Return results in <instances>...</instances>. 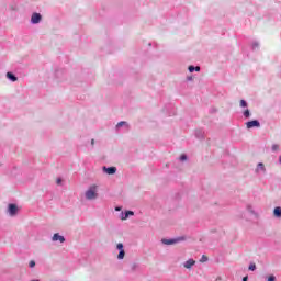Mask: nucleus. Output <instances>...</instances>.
I'll return each instance as SVG.
<instances>
[{
  "instance_id": "nucleus-3",
  "label": "nucleus",
  "mask_w": 281,
  "mask_h": 281,
  "mask_svg": "<svg viewBox=\"0 0 281 281\" xmlns=\"http://www.w3.org/2000/svg\"><path fill=\"white\" fill-rule=\"evenodd\" d=\"M183 240H186V237H176V238H162L161 239V243L162 245H167V246H170V245H178V243H183Z\"/></svg>"
},
{
  "instance_id": "nucleus-27",
  "label": "nucleus",
  "mask_w": 281,
  "mask_h": 281,
  "mask_svg": "<svg viewBox=\"0 0 281 281\" xmlns=\"http://www.w3.org/2000/svg\"><path fill=\"white\" fill-rule=\"evenodd\" d=\"M115 212H122V206H115Z\"/></svg>"
},
{
  "instance_id": "nucleus-17",
  "label": "nucleus",
  "mask_w": 281,
  "mask_h": 281,
  "mask_svg": "<svg viewBox=\"0 0 281 281\" xmlns=\"http://www.w3.org/2000/svg\"><path fill=\"white\" fill-rule=\"evenodd\" d=\"M122 126H128V123H126L125 121H121L116 124V130L120 131V128H122Z\"/></svg>"
},
{
  "instance_id": "nucleus-10",
  "label": "nucleus",
  "mask_w": 281,
  "mask_h": 281,
  "mask_svg": "<svg viewBox=\"0 0 281 281\" xmlns=\"http://www.w3.org/2000/svg\"><path fill=\"white\" fill-rule=\"evenodd\" d=\"M246 128H260V122L257 120L249 121L246 123Z\"/></svg>"
},
{
  "instance_id": "nucleus-2",
  "label": "nucleus",
  "mask_w": 281,
  "mask_h": 281,
  "mask_svg": "<svg viewBox=\"0 0 281 281\" xmlns=\"http://www.w3.org/2000/svg\"><path fill=\"white\" fill-rule=\"evenodd\" d=\"M239 106L240 109H245L243 111V116L245 117V120H249V117H251V112L249 111V109H247V106H249V103H247V101L241 99L239 101Z\"/></svg>"
},
{
  "instance_id": "nucleus-23",
  "label": "nucleus",
  "mask_w": 281,
  "mask_h": 281,
  "mask_svg": "<svg viewBox=\"0 0 281 281\" xmlns=\"http://www.w3.org/2000/svg\"><path fill=\"white\" fill-rule=\"evenodd\" d=\"M248 212H250V214H256V212L254 211V207H251V205L247 206Z\"/></svg>"
},
{
  "instance_id": "nucleus-33",
  "label": "nucleus",
  "mask_w": 281,
  "mask_h": 281,
  "mask_svg": "<svg viewBox=\"0 0 281 281\" xmlns=\"http://www.w3.org/2000/svg\"><path fill=\"white\" fill-rule=\"evenodd\" d=\"M1 166H2V165H1V162H0V168H1Z\"/></svg>"
},
{
  "instance_id": "nucleus-11",
  "label": "nucleus",
  "mask_w": 281,
  "mask_h": 281,
  "mask_svg": "<svg viewBox=\"0 0 281 281\" xmlns=\"http://www.w3.org/2000/svg\"><path fill=\"white\" fill-rule=\"evenodd\" d=\"M102 171L105 172V175H115V172H117V168H115V167H103Z\"/></svg>"
},
{
  "instance_id": "nucleus-21",
  "label": "nucleus",
  "mask_w": 281,
  "mask_h": 281,
  "mask_svg": "<svg viewBox=\"0 0 281 281\" xmlns=\"http://www.w3.org/2000/svg\"><path fill=\"white\" fill-rule=\"evenodd\" d=\"M29 267H30L31 269H34V267H36V261L31 260V261L29 262Z\"/></svg>"
},
{
  "instance_id": "nucleus-24",
  "label": "nucleus",
  "mask_w": 281,
  "mask_h": 281,
  "mask_svg": "<svg viewBox=\"0 0 281 281\" xmlns=\"http://www.w3.org/2000/svg\"><path fill=\"white\" fill-rule=\"evenodd\" d=\"M200 262H207V256L203 255Z\"/></svg>"
},
{
  "instance_id": "nucleus-26",
  "label": "nucleus",
  "mask_w": 281,
  "mask_h": 281,
  "mask_svg": "<svg viewBox=\"0 0 281 281\" xmlns=\"http://www.w3.org/2000/svg\"><path fill=\"white\" fill-rule=\"evenodd\" d=\"M56 183H57V186H61V184H63V179L58 178V179L56 180Z\"/></svg>"
},
{
  "instance_id": "nucleus-4",
  "label": "nucleus",
  "mask_w": 281,
  "mask_h": 281,
  "mask_svg": "<svg viewBox=\"0 0 281 281\" xmlns=\"http://www.w3.org/2000/svg\"><path fill=\"white\" fill-rule=\"evenodd\" d=\"M116 250L119 251L116 260H124V258H126V250H124V244H116Z\"/></svg>"
},
{
  "instance_id": "nucleus-16",
  "label": "nucleus",
  "mask_w": 281,
  "mask_h": 281,
  "mask_svg": "<svg viewBox=\"0 0 281 281\" xmlns=\"http://www.w3.org/2000/svg\"><path fill=\"white\" fill-rule=\"evenodd\" d=\"M188 69L190 71V74H193V71H201V67H199V66H195V67L189 66Z\"/></svg>"
},
{
  "instance_id": "nucleus-29",
  "label": "nucleus",
  "mask_w": 281,
  "mask_h": 281,
  "mask_svg": "<svg viewBox=\"0 0 281 281\" xmlns=\"http://www.w3.org/2000/svg\"><path fill=\"white\" fill-rule=\"evenodd\" d=\"M249 280V277H244L243 278V281H248Z\"/></svg>"
},
{
  "instance_id": "nucleus-6",
  "label": "nucleus",
  "mask_w": 281,
  "mask_h": 281,
  "mask_svg": "<svg viewBox=\"0 0 281 281\" xmlns=\"http://www.w3.org/2000/svg\"><path fill=\"white\" fill-rule=\"evenodd\" d=\"M41 21H43V15H41V13L34 12L31 15V24L32 25H38V23H41Z\"/></svg>"
},
{
  "instance_id": "nucleus-8",
  "label": "nucleus",
  "mask_w": 281,
  "mask_h": 281,
  "mask_svg": "<svg viewBox=\"0 0 281 281\" xmlns=\"http://www.w3.org/2000/svg\"><path fill=\"white\" fill-rule=\"evenodd\" d=\"M130 216H135V212L133 211H122L119 215L121 221H127Z\"/></svg>"
},
{
  "instance_id": "nucleus-28",
  "label": "nucleus",
  "mask_w": 281,
  "mask_h": 281,
  "mask_svg": "<svg viewBox=\"0 0 281 281\" xmlns=\"http://www.w3.org/2000/svg\"><path fill=\"white\" fill-rule=\"evenodd\" d=\"M187 80H188V82H192V80H194V78H192V76H189V77H187Z\"/></svg>"
},
{
  "instance_id": "nucleus-12",
  "label": "nucleus",
  "mask_w": 281,
  "mask_h": 281,
  "mask_svg": "<svg viewBox=\"0 0 281 281\" xmlns=\"http://www.w3.org/2000/svg\"><path fill=\"white\" fill-rule=\"evenodd\" d=\"M196 265V261L194 259H189L183 263L184 269H192Z\"/></svg>"
},
{
  "instance_id": "nucleus-31",
  "label": "nucleus",
  "mask_w": 281,
  "mask_h": 281,
  "mask_svg": "<svg viewBox=\"0 0 281 281\" xmlns=\"http://www.w3.org/2000/svg\"><path fill=\"white\" fill-rule=\"evenodd\" d=\"M31 281H41V280H38V279H35V280H31Z\"/></svg>"
},
{
  "instance_id": "nucleus-25",
  "label": "nucleus",
  "mask_w": 281,
  "mask_h": 281,
  "mask_svg": "<svg viewBox=\"0 0 281 281\" xmlns=\"http://www.w3.org/2000/svg\"><path fill=\"white\" fill-rule=\"evenodd\" d=\"M267 281H276V276L273 274L269 276Z\"/></svg>"
},
{
  "instance_id": "nucleus-20",
  "label": "nucleus",
  "mask_w": 281,
  "mask_h": 281,
  "mask_svg": "<svg viewBox=\"0 0 281 281\" xmlns=\"http://www.w3.org/2000/svg\"><path fill=\"white\" fill-rule=\"evenodd\" d=\"M180 161H188V156L186 154H182L180 157H179Z\"/></svg>"
},
{
  "instance_id": "nucleus-13",
  "label": "nucleus",
  "mask_w": 281,
  "mask_h": 281,
  "mask_svg": "<svg viewBox=\"0 0 281 281\" xmlns=\"http://www.w3.org/2000/svg\"><path fill=\"white\" fill-rule=\"evenodd\" d=\"M7 78L8 80H10L11 82H16V80H19V78L16 77V75L12 74V72H7Z\"/></svg>"
},
{
  "instance_id": "nucleus-32",
  "label": "nucleus",
  "mask_w": 281,
  "mask_h": 281,
  "mask_svg": "<svg viewBox=\"0 0 281 281\" xmlns=\"http://www.w3.org/2000/svg\"><path fill=\"white\" fill-rule=\"evenodd\" d=\"M280 164H281V156H280Z\"/></svg>"
},
{
  "instance_id": "nucleus-15",
  "label": "nucleus",
  "mask_w": 281,
  "mask_h": 281,
  "mask_svg": "<svg viewBox=\"0 0 281 281\" xmlns=\"http://www.w3.org/2000/svg\"><path fill=\"white\" fill-rule=\"evenodd\" d=\"M130 269L133 273H135V271H139V263L137 262L131 263Z\"/></svg>"
},
{
  "instance_id": "nucleus-1",
  "label": "nucleus",
  "mask_w": 281,
  "mask_h": 281,
  "mask_svg": "<svg viewBox=\"0 0 281 281\" xmlns=\"http://www.w3.org/2000/svg\"><path fill=\"white\" fill-rule=\"evenodd\" d=\"M100 198V186L90 184L85 191L86 201H98Z\"/></svg>"
},
{
  "instance_id": "nucleus-7",
  "label": "nucleus",
  "mask_w": 281,
  "mask_h": 281,
  "mask_svg": "<svg viewBox=\"0 0 281 281\" xmlns=\"http://www.w3.org/2000/svg\"><path fill=\"white\" fill-rule=\"evenodd\" d=\"M65 240V236L60 235L59 233H55L52 236V243H59V245H63Z\"/></svg>"
},
{
  "instance_id": "nucleus-9",
  "label": "nucleus",
  "mask_w": 281,
  "mask_h": 281,
  "mask_svg": "<svg viewBox=\"0 0 281 281\" xmlns=\"http://www.w3.org/2000/svg\"><path fill=\"white\" fill-rule=\"evenodd\" d=\"M256 175H265L267 172V168L265 167V164L259 162L255 169Z\"/></svg>"
},
{
  "instance_id": "nucleus-30",
  "label": "nucleus",
  "mask_w": 281,
  "mask_h": 281,
  "mask_svg": "<svg viewBox=\"0 0 281 281\" xmlns=\"http://www.w3.org/2000/svg\"><path fill=\"white\" fill-rule=\"evenodd\" d=\"M93 144H95V139H92V140H91V145H92V146H93Z\"/></svg>"
},
{
  "instance_id": "nucleus-18",
  "label": "nucleus",
  "mask_w": 281,
  "mask_h": 281,
  "mask_svg": "<svg viewBox=\"0 0 281 281\" xmlns=\"http://www.w3.org/2000/svg\"><path fill=\"white\" fill-rule=\"evenodd\" d=\"M272 153H279L280 151V145L273 144L271 147Z\"/></svg>"
},
{
  "instance_id": "nucleus-22",
  "label": "nucleus",
  "mask_w": 281,
  "mask_h": 281,
  "mask_svg": "<svg viewBox=\"0 0 281 281\" xmlns=\"http://www.w3.org/2000/svg\"><path fill=\"white\" fill-rule=\"evenodd\" d=\"M248 269L249 271H256V263H250Z\"/></svg>"
},
{
  "instance_id": "nucleus-19",
  "label": "nucleus",
  "mask_w": 281,
  "mask_h": 281,
  "mask_svg": "<svg viewBox=\"0 0 281 281\" xmlns=\"http://www.w3.org/2000/svg\"><path fill=\"white\" fill-rule=\"evenodd\" d=\"M251 47H252V49H258L260 47V43L258 41H254L251 43Z\"/></svg>"
},
{
  "instance_id": "nucleus-5",
  "label": "nucleus",
  "mask_w": 281,
  "mask_h": 281,
  "mask_svg": "<svg viewBox=\"0 0 281 281\" xmlns=\"http://www.w3.org/2000/svg\"><path fill=\"white\" fill-rule=\"evenodd\" d=\"M7 214L9 216L14 217L19 214V206L16 204H9L7 209Z\"/></svg>"
},
{
  "instance_id": "nucleus-14",
  "label": "nucleus",
  "mask_w": 281,
  "mask_h": 281,
  "mask_svg": "<svg viewBox=\"0 0 281 281\" xmlns=\"http://www.w3.org/2000/svg\"><path fill=\"white\" fill-rule=\"evenodd\" d=\"M273 216H274V218H281V207L280 206L274 207Z\"/></svg>"
}]
</instances>
